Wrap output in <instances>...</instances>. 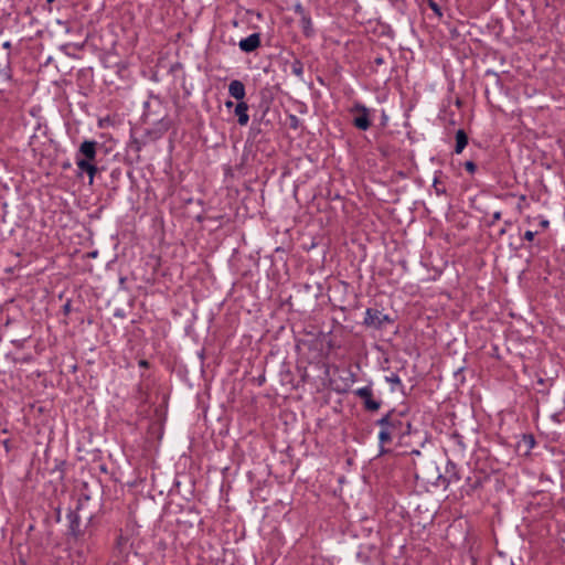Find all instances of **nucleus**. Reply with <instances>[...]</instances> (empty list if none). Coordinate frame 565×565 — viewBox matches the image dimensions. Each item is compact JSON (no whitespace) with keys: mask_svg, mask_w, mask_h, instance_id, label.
I'll return each instance as SVG.
<instances>
[{"mask_svg":"<svg viewBox=\"0 0 565 565\" xmlns=\"http://www.w3.org/2000/svg\"><path fill=\"white\" fill-rule=\"evenodd\" d=\"M406 415L407 411L392 408L375 422V425L380 427L379 456L390 452L386 445H391L394 439L402 440L405 436L411 435L412 423Z\"/></svg>","mask_w":565,"mask_h":565,"instance_id":"nucleus-1","label":"nucleus"},{"mask_svg":"<svg viewBox=\"0 0 565 565\" xmlns=\"http://www.w3.org/2000/svg\"><path fill=\"white\" fill-rule=\"evenodd\" d=\"M79 505L76 510H70L66 514V519L68 521L67 526V540L72 542L73 545L78 546V554L83 555L85 552H90V543L89 540L93 535L90 531H87L86 527H81V516L77 512Z\"/></svg>","mask_w":565,"mask_h":565,"instance_id":"nucleus-2","label":"nucleus"},{"mask_svg":"<svg viewBox=\"0 0 565 565\" xmlns=\"http://www.w3.org/2000/svg\"><path fill=\"white\" fill-rule=\"evenodd\" d=\"M348 111L352 116L351 122L356 129L366 131L371 128L372 113L374 110H371L361 102H354Z\"/></svg>","mask_w":565,"mask_h":565,"instance_id":"nucleus-3","label":"nucleus"},{"mask_svg":"<svg viewBox=\"0 0 565 565\" xmlns=\"http://www.w3.org/2000/svg\"><path fill=\"white\" fill-rule=\"evenodd\" d=\"M102 147L96 140L85 139L81 142L75 152V163L83 164V162L90 164H100L97 159L98 149Z\"/></svg>","mask_w":565,"mask_h":565,"instance_id":"nucleus-4","label":"nucleus"},{"mask_svg":"<svg viewBox=\"0 0 565 565\" xmlns=\"http://www.w3.org/2000/svg\"><path fill=\"white\" fill-rule=\"evenodd\" d=\"M395 319L379 308H367L362 324L367 329L382 330Z\"/></svg>","mask_w":565,"mask_h":565,"instance_id":"nucleus-5","label":"nucleus"},{"mask_svg":"<svg viewBox=\"0 0 565 565\" xmlns=\"http://www.w3.org/2000/svg\"><path fill=\"white\" fill-rule=\"evenodd\" d=\"M490 479V475L483 469H473L472 473L465 479L462 490L467 495H472L476 491L483 488Z\"/></svg>","mask_w":565,"mask_h":565,"instance_id":"nucleus-6","label":"nucleus"},{"mask_svg":"<svg viewBox=\"0 0 565 565\" xmlns=\"http://www.w3.org/2000/svg\"><path fill=\"white\" fill-rule=\"evenodd\" d=\"M354 395L362 399L366 412H377L382 406L381 399L374 397L372 384L355 390Z\"/></svg>","mask_w":565,"mask_h":565,"instance_id":"nucleus-7","label":"nucleus"},{"mask_svg":"<svg viewBox=\"0 0 565 565\" xmlns=\"http://www.w3.org/2000/svg\"><path fill=\"white\" fill-rule=\"evenodd\" d=\"M438 480L439 484L445 489L451 483H458L461 480V476L457 463L449 459L446 463L445 473L439 475Z\"/></svg>","mask_w":565,"mask_h":565,"instance_id":"nucleus-8","label":"nucleus"},{"mask_svg":"<svg viewBox=\"0 0 565 565\" xmlns=\"http://www.w3.org/2000/svg\"><path fill=\"white\" fill-rule=\"evenodd\" d=\"M129 537L124 535L120 531L115 540L114 554L118 558L126 559L130 550Z\"/></svg>","mask_w":565,"mask_h":565,"instance_id":"nucleus-9","label":"nucleus"},{"mask_svg":"<svg viewBox=\"0 0 565 565\" xmlns=\"http://www.w3.org/2000/svg\"><path fill=\"white\" fill-rule=\"evenodd\" d=\"M77 167V177H82L84 173L88 177V184L93 185L95 177L105 170V167L102 164H90L83 162V164H76Z\"/></svg>","mask_w":565,"mask_h":565,"instance_id":"nucleus-10","label":"nucleus"},{"mask_svg":"<svg viewBox=\"0 0 565 565\" xmlns=\"http://www.w3.org/2000/svg\"><path fill=\"white\" fill-rule=\"evenodd\" d=\"M449 447L457 457H465L467 451V444L465 438L457 431H454L449 437Z\"/></svg>","mask_w":565,"mask_h":565,"instance_id":"nucleus-11","label":"nucleus"},{"mask_svg":"<svg viewBox=\"0 0 565 565\" xmlns=\"http://www.w3.org/2000/svg\"><path fill=\"white\" fill-rule=\"evenodd\" d=\"M262 45L260 34L252 33L245 39H242L238 43V46L244 53H252L259 49Z\"/></svg>","mask_w":565,"mask_h":565,"instance_id":"nucleus-12","label":"nucleus"},{"mask_svg":"<svg viewBox=\"0 0 565 565\" xmlns=\"http://www.w3.org/2000/svg\"><path fill=\"white\" fill-rule=\"evenodd\" d=\"M183 513L186 515V519H178L179 525H185L192 527L194 523H201L200 513L194 507H188L183 510Z\"/></svg>","mask_w":565,"mask_h":565,"instance_id":"nucleus-13","label":"nucleus"},{"mask_svg":"<svg viewBox=\"0 0 565 565\" xmlns=\"http://www.w3.org/2000/svg\"><path fill=\"white\" fill-rule=\"evenodd\" d=\"M228 94L238 102H244L246 95L245 85L239 79H233L228 85Z\"/></svg>","mask_w":565,"mask_h":565,"instance_id":"nucleus-14","label":"nucleus"},{"mask_svg":"<svg viewBox=\"0 0 565 565\" xmlns=\"http://www.w3.org/2000/svg\"><path fill=\"white\" fill-rule=\"evenodd\" d=\"M11 79L10 54L0 60V85H6ZM2 90V88H0Z\"/></svg>","mask_w":565,"mask_h":565,"instance_id":"nucleus-15","label":"nucleus"},{"mask_svg":"<svg viewBox=\"0 0 565 565\" xmlns=\"http://www.w3.org/2000/svg\"><path fill=\"white\" fill-rule=\"evenodd\" d=\"M239 126H246L249 121L248 105L245 102H238L234 109Z\"/></svg>","mask_w":565,"mask_h":565,"instance_id":"nucleus-16","label":"nucleus"},{"mask_svg":"<svg viewBox=\"0 0 565 565\" xmlns=\"http://www.w3.org/2000/svg\"><path fill=\"white\" fill-rule=\"evenodd\" d=\"M448 6L445 7V12L447 13V17L451 20L463 22L465 14L461 10V7L458 4V2H447Z\"/></svg>","mask_w":565,"mask_h":565,"instance_id":"nucleus-17","label":"nucleus"},{"mask_svg":"<svg viewBox=\"0 0 565 565\" xmlns=\"http://www.w3.org/2000/svg\"><path fill=\"white\" fill-rule=\"evenodd\" d=\"M299 19L303 35L308 39L315 36L316 31L312 25L310 13L308 12L307 14H302V17H300Z\"/></svg>","mask_w":565,"mask_h":565,"instance_id":"nucleus-18","label":"nucleus"},{"mask_svg":"<svg viewBox=\"0 0 565 565\" xmlns=\"http://www.w3.org/2000/svg\"><path fill=\"white\" fill-rule=\"evenodd\" d=\"M455 139H456V145H455L454 151H455V153L460 154L468 145V141H469L468 135L466 134V131L463 129H458L456 131Z\"/></svg>","mask_w":565,"mask_h":565,"instance_id":"nucleus-19","label":"nucleus"},{"mask_svg":"<svg viewBox=\"0 0 565 565\" xmlns=\"http://www.w3.org/2000/svg\"><path fill=\"white\" fill-rule=\"evenodd\" d=\"M427 8L422 7L423 13H426L427 9H430L433 12V15L437 18L438 20H441L445 12V7L441 6L439 2H426Z\"/></svg>","mask_w":565,"mask_h":565,"instance_id":"nucleus-20","label":"nucleus"},{"mask_svg":"<svg viewBox=\"0 0 565 565\" xmlns=\"http://www.w3.org/2000/svg\"><path fill=\"white\" fill-rule=\"evenodd\" d=\"M385 381L390 384H392L391 391L394 392L396 388L399 390L403 394L404 392V385L401 381V377L396 373H391L390 375L385 376Z\"/></svg>","mask_w":565,"mask_h":565,"instance_id":"nucleus-21","label":"nucleus"},{"mask_svg":"<svg viewBox=\"0 0 565 565\" xmlns=\"http://www.w3.org/2000/svg\"><path fill=\"white\" fill-rule=\"evenodd\" d=\"M55 465H54V468L52 469V473H57V480L58 481H63L64 478H65V468H66V461L65 460H60V459H55L54 460Z\"/></svg>","mask_w":565,"mask_h":565,"instance_id":"nucleus-22","label":"nucleus"},{"mask_svg":"<svg viewBox=\"0 0 565 565\" xmlns=\"http://www.w3.org/2000/svg\"><path fill=\"white\" fill-rule=\"evenodd\" d=\"M291 73L298 78L303 76V64L299 58H295L290 64Z\"/></svg>","mask_w":565,"mask_h":565,"instance_id":"nucleus-23","label":"nucleus"},{"mask_svg":"<svg viewBox=\"0 0 565 565\" xmlns=\"http://www.w3.org/2000/svg\"><path fill=\"white\" fill-rule=\"evenodd\" d=\"M142 146H143V143L138 138L131 136V138L127 145V148H128V150L137 153V158H139V152L141 151Z\"/></svg>","mask_w":565,"mask_h":565,"instance_id":"nucleus-24","label":"nucleus"},{"mask_svg":"<svg viewBox=\"0 0 565 565\" xmlns=\"http://www.w3.org/2000/svg\"><path fill=\"white\" fill-rule=\"evenodd\" d=\"M33 11L31 10L30 7H26L23 12H20L18 14V19L21 20L23 23L24 21L28 19L29 20V23L30 24H33L34 22H36V18L33 17Z\"/></svg>","mask_w":565,"mask_h":565,"instance_id":"nucleus-25","label":"nucleus"},{"mask_svg":"<svg viewBox=\"0 0 565 565\" xmlns=\"http://www.w3.org/2000/svg\"><path fill=\"white\" fill-rule=\"evenodd\" d=\"M484 77H491L494 81L495 86H498L500 89L503 87V84H502L499 73H497L492 70H487L484 72Z\"/></svg>","mask_w":565,"mask_h":565,"instance_id":"nucleus-26","label":"nucleus"},{"mask_svg":"<svg viewBox=\"0 0 565 565\" xmlns=\"http://www.w3.org/2000/svg\"><path fill=\"white\" fill-rule=\"evenodd\" d=\"M300 119L296 115L290 114L288 116V126L290 129L297 130L300 127Z\"/></svg>","mask_w":565,"mask_h":565,"instance_id":"nucleus-27","label":"nucleus"},{"mask_svg":"<svg viewBox=\"0 0 565 565\" xmlns=\"http://www.w3.org/2000/svg\"><path fill=\"white\" fill-rule=\"evenodd\" d=\"M383 64H385V58L382 55L375 56L373 62H372V71L373 72H377L379 71V66H381Z\"/></svg>","mask_w":565,"mask_h":565,"instance_id":"nucleus-28","label":"nucleus"},{"mask_svg":"<svg viewBox=\"0 0 565 565\" xmlns=\"http://www.w3.org/2000/svg\"><path fill=\"white\" fill-rule=\"evenodd\" d=\"M433 186L437 195L446 194V188L440 184L437 178L434 179Z\"/></svg>","mask_w":565,"mask_h":565,"instance_id":"nucleus-29","label":"nucleus"},{"mask_svg":"<svg viewBox=\"0 0 565 565\" xmlns=\"http://www.w3.org/2000/svg\"><path fill=\"white\" fill-rule=\"evenodd\" d=\"M463 167L467 170V172H469L470 174H473L478 169L477 164L472 160L466 161L463 163Z\"/></svg>","mask_w":565,"mask_h":565,"instance_id":"nucleus-30","label":"nucleus"},{"mask_svg":"<svg viewBox=\"0 0 565 565\" xmlns=\"http://www.w3.org/2000/svg\"><path fill=\"white\" fill-rule=\"evenodd\" d=\"M523 441L525 443V445L527 446V449H532L535 445V439H534V436L533 435H523Z\"/></svg>","mask_w":565,"mask_h":565,"instance_id":"nucleus-31","label":"nucleus"},{"mask_svg":"<svg viewBox=\"0 0 565 565\" xmlns=\"http://www.w3.org/2000/svg\"><path fill=\"white\" fill-rule=\"evenodd\" d=\"M294 10L295 13L299 15V18L302 17V14H307L309 12L300 2H297L294 6Z\"/></svg>","mask_w":565,"mask_h":565,"instance_id":"nucleus-32","label":"nucleus"},{"mask_svg":"<svg viewBox=\"0 0 565 565\" xmlns=\"http://www.w3.org/2000/svg\"><path fill=\"white\" fill-rule=\"evenodd\" d=\"M500 218H501V212H500V211L494 212V213L492 214V220L490 221L489 226L494 225V223H495L497 221H499Z\"/></svg>","mask_w":565,"mask_h":565,"instance_id":"nucleus-33","label":"nucleus"},{"mask_svg":"<svg viewBox=\"0 0 565 565\" xmlns=\"http://www.w3.org/2000/svg\"><path fill=\"white\" fill-rule=\"evenodd\" d=\"M110 177L114 179V180H118L120 177H121V169L120 168H116L111 171L110 173Z\"/></svg>","mask_w":565,"mask_h":565,"instance_id":"nucleus-34","label":"nucleus"},{"mask_svg":"<svg viewBox=\"0 0 565 565\" xmlns=\"http://www.w3.org/2000/svg\"><path fill=\"white\" fill-rule=\"evenodd\" d=\"M535 234H536V232L526 231V232L524 233V235H523V238H524L525 241L531 242V241H533V239H534Z\"/></svg>","mask_w":565,"mask_h":565,"instance_id":"nucleus-35","label":"nucleus"},{"mask_svg":"<svg viewBox=\"0 0 565 565\" xmlns=\"http://www.w3.org/2000/svg\"><path fill=\"white\" fill-rule=\"evenodd\" d=\"M512 222L507 220L504 221V226L499 231V236H503L507 233V227L511 226Z\"/></svg>","mask_w":565,"mask_h":565,"instance_id":"nucleus-36","label":"nucleus"},{"mask_svg":"<svg viewBox=\"0 0 565 565\" xmlns=\"http://www.w3.org/2000/svg\"><path fill=\"white\" fill-rule=\"evenodd\" d=\"M353 10H354L355 19H356L358 21H360L361 23H363V21H364V17H360V15H359V14H360V7H359V6H356V7H354V9H353Z\"/></svg>","mask_w":565,"mask_h":565,"instance_id":"nucleus-37","label":"nucleus"},{"mask_svg":"<svg viewBox=\"0 0 565 565\" xmlns=\"http://www.w3.org/2000/svg\"><path fill=\"white\" fill-rule=\"evenodd\" d=\"M138 365L142 369H149L150 367V363L149 361L145 360V359H141L138 361Z\"/></svg>","mask_w":565,"mask_h":565,"instance_id":"nucleus-38","label":"nucleus"},{"mask_svg":"<svg viewBox=\"0 0 565 565\" xmlns=\"http://www.w3.org/2000/svg\"><path fill=\"white\" fill-rule=\"evenodd\" d=\"M540 225L542 228H547L550 226V222H548V220H542L540 222Z\"/></svg>","mask_w":565,"mask_h":565,"instance_id":"nucleus-39","label":"nucleus"},{"mask_svg":"<svg viewBox=\"0 0 565 565\" xmlns=\"http://www.w3.org/2000/svg\"><path fill=\"white\" fill-rule=\"evenodd\" d=\"M70 310H71V302H70V301H67V302L63 306V311H64L65 313H68V312H70Z\"/></svg>","mask_w":565,"mask_h":565,"instance_id":"nucleus-40","label":"nucleus"},{"mask_svg":"<svg viewBox=\"0 0 565 565\" xmlns=\"http://www.w3.org/2000/svg\"><path fill=\"white\" fill-rule=\"evenodd\" d=\"M2 47H3L4 50H10V49H11V42H10V41H6V42H3Z\"/></svg>","mask_w":565,"mask_h":565,"instance_id":"nucleus-41","label":"nucleus"},{"mask_svg":"<svg viewBox=\"0 0 565 565\" xmlns=\"http://www.w3.org/2000/svg\"><path fill=\"white\" fill-rule=\"evenodd\" d=\"M3 447L6 448V450H7V451H9V450H10V440H9V439H6V440L3 441Z\"/></svg>","mask_w":565,"mask_h":565,"instance_id":"nucleus-42","label":"nucleus"},{"mask_svg":"<svg viewBox=\"0 0 565 565\" xmlns=\"http://www.w3.org/2000/svg\"><path fill=\"white\" fill-rule=\"evenodd\" d=\"M234 106H235V104H234L232 100H226V102H225V107H226V108H232V107H234Z\"/></svg>","mask_w":565,"mask_h":565,"instance_id":"nucleus-43","label":"nucleus"},{"mask_svg":"<svg viewBox=\"0 0 565 565\" xmlns=\"http://www.w3.org/2000/svg\"><path fill=\"white\" fill-rule=\"evenodd\" d=\"M61 521V509L57 508L56 509V522H60Z\"/></svg>","mask_w":565,"mask_h":565,"instance_id":"nucleus-44","label":"nucleus"},{"mask_svg":"<svg viewBox=\"0 0 565 565\" xmlns=\"http://www.w3.org/2000/svg\"><path fill=\"white\" fill-rule=\"evenodd\" d=\"M35 138H36V135H35V134H34V135H32V136L30 137V142H29V143H30V145H33V141H34V139H35Z\"/></svg>","mask_w":565,"mask_h":565,"instance_id":"nucleus-45","label":"nucleus"},{"mask_svg":"<svg viewBox=\"0 0 565 565\" xmlns=\"http://www.w3.org/2000/svg\"><path fill=\"white\" fill-rule=\"evenodd\" d=\"M412 455H416V456H419L420 455V451L417 450V449H414L411 451Z\"/></svg>","mask_w":565,"mask_h":565,"instance_id":"nucleus-46","label":"nucleus"},{"mask_svg":"<svg viewBox=\"0 0 565 565\" xmlns=\"http://www.w3.org/2000/svg\"><path fill=\"white\" fill-rule=\"evenodd\" d=\"M267 111H268V108H266V109L264 110V113H263V115H262V117H260V119H259L260 121H263V120L265 119V115H266V113H267Z\"/></svg>","mask_w":565,"mask_h":565,"instance_id":"nucleus-47","label":"nucleus"},{"mask_svg":"<svg viewBox=\"0 0 565 565\" xmlns=\"http://www.w3.org/2000/svg\"><path fill=\"white\" fill-rule=\"evenodd\" d=\"M265 382V376H260L258 379V384L262 385Z\"/></svg>","mask_w":565,"mask_h":565,"instance_id":"nucleus-48","label":"nucleus"},{"mask_svg":"<svg viewBox=\"0 0 565 565\" xmlns=\"http://www.w3.org/2000/svg\"><path fill=\"white\" fill-rule=\"evenodd\" d=\"M125 281H126V278L125 277H120V279H119L120 285H124Z\"/></svg>","mask_w":565,"mask_h":565,"instance_id":"nucleus-49","label":"nucleus"},{"mask_svg":"<svg viewBox=\"0 0 565 565\" xmlns=\"http://www.w3.org/2000/svg\"><path fill=\"white\" fill-rule=\"evenodd\" d=\"M36 130H41L42 129V125L40 122H38V126L35 128Z\"/></svg>","mask_w":565,"mask_h":565,"instance_id":"nucleus-50","label":"nucleus"},{"mask_svg":"<svg viewBox=\"0 0 565 565\" xmlns=\"http://www.w3.org/2000/svg\"><path fill=\"white\" fill-rule=\"evenodd\" d=\"M484 94H486V96H488V95H489V88H488V87H486V89H484Z\"/></svg>","mask_w":565,"mask_h":565,"instance_id":"nucleus-51","label":"nucleus"},{"mask_svg":"<svg viewBox=\"0 0 565 565\" xmlns=\"http://www.w3.org/2000/svg\"><path fill=\"white\" fill-rule=\"evenodd\" d=\"M233 25L234 26H237L238 25V22L236 20L233 21Z\"/></svg>","mask_w":565,"mask_h":565,"instance_id":"nucleus-52","label":"nucleus"},{"mask_svg":"<svg viewBox=\"0 0 565 565\" xmlns=\"http://www.w3.org/2000/svg\"><path fill=\"white\" fill-rule=\"evenodd\" d=\"M196 218L199 222H201L203 220L202 216H200V215Z\"/></svg>","mask_w":565,"mask_h":565,"instance_id":"nucleus-53","label":"nucleus"}]
</instances>
